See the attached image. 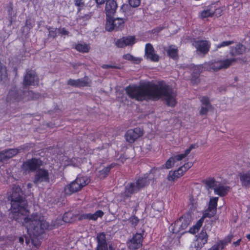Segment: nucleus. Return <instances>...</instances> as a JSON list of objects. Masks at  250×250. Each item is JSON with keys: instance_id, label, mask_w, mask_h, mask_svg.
I'll return each instance as SVG.
<instances>
[{"instance_id": "15", "label": "nucleus", "mask_w": 250, "mask_h": 250, "mask_svg": "<svg viewBox=\"0 0 250 250\" xmlns=\"http://www.w3.org/2000/svg\"><path fill=\"white\" fill-rule=\"evenodd\" d=\"M25 149V147L20 146L17 148H9L1 151L4 161H7L10 158L16 156L21 152Z\"/></svg>"}, {"instance_id": "22", "label": "nucleus", "mask_w": 250, "mask_h": 250, "mask_svg": "<svg viewBox=\"0 0 250 250\" xmlns=\"http://www.w3.org/2000/svg\"><path fill=\"white\" fill-rule=\"evenodd\" d=\"M240 181L242 187L249 188L250 187V170L243 171L239 173Z\"/></svg>"}, {"instance_id": "57", "label": "nucleus", "mask_w": 250, "mask_h": 250, "mask_svg": "<svg viewBox=\"0 0 250 250\" xmlns=\"http://www.w3.org/2000/svg\"><path fill=\"white\" fill-rule=\"evenodd\" d=\"M214 12V15H215L216 16H221L222 10L220 8H217L215 11H213Z\"/></svg>"}, {"instance_id": "26", "label": "nucleus", "mask_w": 250, "mask_h": 250, "mask_svg": "<svg viewBox=\"0 0 250 250\" xmlns=\"http://www.w3.org/2000/svg\"><path fill=\"white\" fill-rule=\"evenodd\" d=\"M229 187L224 186L220 183L217 188L214 189V193L220 196H224L229 191Z\"/></svg>"}, {"instance_id": "47", "label": "nucleus", "mask_w": 250, "mask_h": 250, "mask_svg": "<svg viewBox=\"0 0 250 250\" xmlns=\"http://www.w3.org/2000/svg\"><path fill=\"white\" fill-rule=\"evenodd\" d=\"M128 221L133 226L135 227L138 224L139 220L136 216H132L129 218Z\"/></svg>"}, {"instance_id": "3", "label": "nucleus", "mask_w": 250, "mask_h": 250, "mask_svg": "<svg viewBox=\"0 0 250 250\" xmlns=\"http://www.w3.org/2000/svg\"><path fill=\"white\" fill-rule=\"evenodd\" d=\"M24 225L29 234L32 233L37 237L44 232L45 229L49 227L48 223L41 219L37 214H33L24 219Z\"/></svg>"}, {"instance_id": "50", "label": "nucleus", "mask_w": 250, "mask_h": 250, "mask_svg": "<svg viewBox=\"0 0 250 250\" xmlns=\"http://www.w3.org/2000/svg\"><path fill=\"white\" fill-rule=\"evenodd\" d=\"M233 43V41H224V42H222L221 43L218 44L217 45V48H221V47L229 46V45L232 44Z\"/></svg>"}, {"instance_id": "9", "label": "nucleus", "mask_w": 250, "mask_h": 250, "mask_svg": "<svg viewBox=\"0 0 250 250\" xmlns=\"http://www.w3.org/2000/svg\"><path fill=\"white\" fill-rule=\"evenodd\" d=\"M42 165V161L40 159L33 158L24 162L22 169L25 172H30L36 171Z\"/></svg>"}, {"instance_id": "59", "label": "nucleus", "mask_w": 250, "mask_h": 250, "mask_svg": "<svg viewBox=\"0 0 250 250\" xmlns=\"http://www.w3.org/2000/svg\"><path fill=\"white\" fill-rule=\"evenodd\" d=\"M241 241V239H239L237 241H236V242H234L233 243V244L235 247L238 246L240 245V243Z\"/></svg>"}, {"instance_id": "43", "label": "nucleus", "mask_w": 250, "mask_h": 250, "mask_svg": "<svg viewBox=\"0 0 250 250\" xmlns=\"http://www.w3.org/2000/svg\"><path fill=\"white\" fill-rule=\"evenodd\" d=\"M174 158L170 157L166 163L165 166H163V167H165L167 169L171 168L175 163Z\"/></svg>"}, {"instance_id": "64", "label": "nucleus", "mask_w": 250, "mask_h": 250, "mask_svg": "<svg viewBox=\"0 0 250 250\" xmlns=\"http://www.w3.org/2000/svg\"><path fill=\"white\" fill-rule=\"evenodd\" d=\"M246 237L248 240H250V234H247Z\"/></svg>"}, {"instance_id": "18", "label": "nucleus", "mask_w": 250, "mask_h": 250, "mask_svg": "<svg viewBox=\"0 0 250 250\" xmlns=\"http://www.w3.org/2000/svg\"><path fill=\"white\" fill-rule=\"evenodd\" d=\"M192 44L196 48L197 52L203 54H207L208 52L210 47V45L207 41H195Z\"/></svg>"}, {"instance_id": "20", "label": "nucleus", "mask_w": 250, "mask_h": 250, "mask_svg": "<svg viewBox=\"0 0 250 250\" xmlns=\"http://www.w3.org/2000/svg\"><path fill=\"white\" fill-rule=\"evenodd\" d=\"M135 42V37L134 36L124 37L118 39L115 44L118 47H124L127 45H132Z\"/></svg>"}, {"instance_id": "21", "label": "nucleus", "mask_w": 250, "mask_h": 250, "mask_svg": "<svg viewBox=\"0 0 250 250\" xmlns=\"http://www.w3.org/2000/svg\"><path fill=\"white\" fill-rule=\"evenodd\" d=\"M200 101L202 103V106L199 112L200 114L201 115H206L208 111L212 108L209 99L207 96H203L201 98Z\"/></svg>"}, {"instance_id": "5", "label": "nucleus", "mask_w": 250, "mask_h": 250, "mask_svg": "<svg viewBox=\"0 0 250 250\" xmlns=\"http://www.w3.org/2000/svg\"><path fill=\"white\" fill-rule=\"evenodd\" d=\"M90 182L89 178L87 176H78L70 184L65 186L64 192L65 194H71L80 191L83 187L87 185Z\"/></svg>"}, {"instance_id": "16", "label": "nucleus", "mask_w": 250, "mask_h": 250, "mask_svg": "<svg viewBox=\"0 0 250 250\" xmlns=\"http://www.w3.org/2000/svg\"><path fill=\"white\" fill-rule=\"evenodd\" d=\"M145 57L147 59L154 62H158L160 59L159 55L155 53L152 45L149 43L146 44Z\"/></svg>"}, {"instance_id": "25", "label": "nucleus", "mask_w": 250, "mask_h": 250, "mask_svg": "<svg viewBox=\"0 0 250 250\" xmlns=\"http://www.w3.org/2000/svg\"><path fill=\"white\" fill-rule=\"evenodd\" d=\"M68 85L75 87H83L88 85L86 78L79 79L77 80L70 79L67 81Z\"/></svg>"}, {"instance_id": "17", "label": "nucleus", "mask_w": 250, "mask_h": 250, "mask_svg": "<svg viewBox=\"0 0 250 250\" xmlns=\"http://www.w3.org/2000/svg\"><path fill=\"white\" fill-rule=\"evenodd\" d=\"M117 7L118 5L115 0H107L105 6L106 18L113 17L116 13Z\"/></svg>"}, {"instance_id": "38", "label": "nucleus", "mask_w": 250, "mask_h": 250, "mask_svg": "<svg viewBox=\"0 0 250 250\" xmlns=\"http://www.w3.org/2000/svg\"><path fill=\"white\" fill-rule=\"evenodd\" d=\"M47 29L48 30L49 33L48 36L49 38H55L57 37L58 29L54 28L50 26H46Z\"/></svg>"}, {"instance_id": "37", "label": "nucleus", "mask_w": 250, "mask_h": 250, "mask_svg": "<svg viewBox=\"0 0 250 250\" xmlns=\"http://www.w3.org/2000/svg\"><path fill=\"white\" fill-rule=\"evenodd\" d=\"M217 210L213 209L211 208H208L205 212L204 213L202 218L208 217L211 218L213 217L216 213Z\"/></svg>"}, {"instance_id": "53", "label": "nucleus", "mask_w": 250, "mask_h": 250, "mask_svg": "<svg viewBox=\"0 0 250 250\" xmlns=\"http://www.w3.org/2000/svg\"><path fill=\"white\" fill-rule=\"evenodd\" d=\"M58 31L59 34L62 35L68 36L69 33V31L66 30L65 28H59L58 29Z\"/></svg>"}, {"instance_id": "61", "label": "nucleus", "mask_w": 250, "mask_h": 250, "mask_svg": "<svg viewBox=\"0 0 250 250\" xmlns=\"http://www.w3.org/2000/svg\"><path fill=\"white\" fill-rule=\"evenodd\" d=\"M32 186V184L31 183H28L27 185V187L28 188H30Z\"/></svg>"}, {"instance_id": "13", "label": "nucleus", "mask_w": 250, "mask_h": 250, "mask_svg": "<svg viewBox=\"0 0 250 250\" xmlns=\"http://www.w3.org/2000/svg\"><path fill=\"white\" fill-rule=\"evenodd\" d=\"M33 182L36 184H39L42 182L49 183L48 171L44 169L39 168L36 172Z\"/></svg>"}, {"instance_id": "44", "label": "nucleus", "mask_w": 250, "mask_h": 250, "mask_svg": "<svg viewBox=\"0 0 250 250\" xmlns=\"http://www.w3.org/2000/svg\"><path fill=\"white\" fill-rule=\"evenodd\" d=\"M193 164L191 162H188L186 164H185L183 166L180 167L179 168L181 169V171L183 172V174H184V173L187 171L190 167H191L192 166Z\"/></svg>"}, {"instance_id": "48", "label": "nucleus", "mask_w": 250, "mask_h": 250, "mask_svg": "<svg viewBox=\"0 0 250 250\" xmlns=\"http://www.w3.org/2000/svg\"><path fill=\"white\" fill-rule=\"evenodd\" d=\"M202 71V67L199 65H196L193 67L192 74L199 76Z\"/></svg>"}, {"instance_id": "49", "label": "nucleus", "mask_w": 250, "mask_h": 250, "mask_svg": "<svg viewBox=\"0 0 250 250\" xmlns=\"http://www.w3.org/2000/svg\"><path fill=\"white\" fill-rule=\"evenodd\" d=\"M75 4L76 6L78 7V11L81 10V8L84 6V2L83 0H75Z\"/></svg>"}, {"instance_id": "60", "label": "nucleus", "mask_w": 250, "mask_h": 250, "mask_svg": "<svg viewBox=\"0 0 250 250\" xmlns=\"http://www.w3.org/2000/svg\"><path fill=\"white\" fill-rule=\"evenodd\" d=\"M4 161V160H3V156L2 155L1 151H0V162H3Z\"/></svg>"}, {"instance_id": "45", "label": "nucleus", "mask_w": 250, "mask_h": 250, "mask_svg": "<svg viewBox=\"0 0 250 250\" xmlns=\"http://www.w3.org/2000/svg\"><path fill=\"white\" fill-rule=\"evenodd\" d=\"M129 5L133 8L138 7L141 3V0H128Z\"/></svg>"}, {"instance_id": "2", "label": "nucleus", "mask_w": 250, "mask_h": 250, "mask_svg": "<svg viewBox=\"0 0 250 250\" xmlns=\"http://www.w3.org/2000/svg\"><path fill=\"white\" fill-rule=\"evenodd\" d=\"M9 200L11 201V209L13 212L22 213V211L25 210L27 201L25 200L24 192L19 185L13 186Z\"/></svg>"}, {"instance_id": "63", "label": "nucleus", "mask_w": 250, "mask_h": 250, "mask_svg": "<svg viewBox=\"0 0 250 250\" xmlns=\"http://www.w3.org/2000/svg\"><path fill=\"white\" fill-rule=\"evenodd\" d=\"M127 5H125V4H123L121 7V9H124V8L125 7H127Z\"/></svg>"}, {"instance_id": "4", "label": "nucleus", "mask_w": 250, "mask_h": 250, "mask_svg": "<svg viewBox=\"0 0 250 250\" xmlns=\"http://www.w3.org/2000/svg\"><path fill=\"white\" fill-rule=\"evenodd\" d=\"M33 92L28 89H21L17 87H12L8 91L7 97L6 102L10 104H17L22 100H29V97H32Z\"/></svg>"}, {"instance_id": "58", "label": "nucleus", "mask_w": 250, "mask_h": 250, "mask_svg": "<svg viewBox=\"0 0 250 250\" xmlns=\"http://www.w3.org/2000/svg\"><path fill=\"white\" fill-rule=\"evenodd\" d=\"M107 0H95L96 3L97 5H102L105 2H106Z\"/></svg>"}, {"instance_id": "32", "label": "nucleus", "mask_w": 250, "mask_h": 250, "mask_svg": "<svg viewBox=\"0 0 250 250\" xmlns=\"http://www.w3.org/2000/svg\"><path fill=\"white\" fill-rule=\"evenodd\" d=\"M204 221V218H200L196 223V224L194 225L192 227L190 228L189 230V232L192 234H194L197 232L200 228L202 226L203 223Z\"/></svg>"}, {"instance_id": "55", "label": "nucleus", "mask_w": 250, "mask_h": 250, "mask_svg": "<svg viewBox=\"0 0 250 250\" xmlns=\"http://www.w3.org/2000/svg\"><path fill=\"white\" fill-rule=\"evenodd\" d=\"M233 237L232 235L228 236L224 240H221L220 242H222L223 243H225V246H226L228 243H230L231 240Z\"/></svg>"}, {"instance_id": "31", "label": "nucleus", "mask_w": 250, "mask_h": 250, "mask_svg": "<svg viewBox=\"0 0 250 250\" xmlns=\"http://www.w3.org/2000/svg\"><path fill=\"white\" fill-rule=\"evenodd\" d=\"M135 184L136 187L139 190L141 188L145 187L149 184V181L147 178H140L136 181Z\"/></svg>"}, {"instance_id": "7", "label": "nucleus", "mask_w": 250, "mask_h": 250, "mask_svg": "<svg viewBox=\"0 0 250 250\" xmlns=\"http://www.w3.org/2000/svg\"><path fill=\"white\" fill-rule=\"evenodd\" d=\"M190 222V217L188 215H184L177 219L170 227L173 233H178L187 228Z\"/></svg>"}, {"instance_id": "42", "label": "nucleus", "mask_w": 250, "mask_h": 250, "mask_svg": "<svg viewBox=\"0 0 250 250\" xmlns=\"http://www.w3.org/2000/svg\"><path fill=\"white\" fill-rule=\"evenodd\" d=\"M201 15L203 18L212 17L214 15V12L210 9H207L203 11L201 13Z\"/></svg>"}, {"instance_id": "6", "label": "nucleus", "mask_w": 250, "mask_h": 250, "mask_svg": "<svg viewBox=\"0 0 250 250\" xmlns=\"http://www.w3.org/2000/svg\"><path fill=\"white\" fill-rule=\"evenodd\" d=\"M237 59L231 58L214 62H209L205 64V67L209 71L215 72L222 69L228 68L233 62L237 61Z\"/></svg>"}, {"instance_id": "1", "label": "nucleus", "mask_w": 250, "mask_h": 250, "mask_svg": "<svg viewBox=\"0 0 250 250\" xmlns=\"http://www.w3.org/2000/svg\"><path fill=\"white\" fill-rule=\"evenodd\" d=\"M125 91L129 97L139 101L162 99L168 106L174 107L177 104L176 92L166 84L129 85L125 88Z\"/></svg>"}, {"instance_id": "39", "label": "nucleus", "mask_w": 250, "mask_h": 250, "mask_svg": "<svg viewBox=\"0 0 250 250\" xmlns=\"http://www.w3.org/2000/svg\"><path fill=\"white\" fill-rule=\"evenodd\" d=\"M6 10L7 11L9 19L11 21L12 20V17L14 15L13 7L12 3L10 2L6 5Z\"/></svg>"}, {"instance_id": "11", "label": "nucleus", "mask_w": 250, "mask_h": 250, "mask_svg": "<svg viewBox=\"0 0 250 250\" xmlns=\"http://www.w3.org/2000/svg\"><path fill=\"white\" fill-rule=\"evenodd\" d=\"M144 134V130L140 127L128 130L125 134V138L129 143H134L137 139Z\"/></svg>"}, {"instance_id": "12", "label": "nucleus", "mask_w": 250, "mask_h": 250, "mask_svg": "<svg viewBox=\"0 0 250 250\" xmlns=\"http://www.w3.org/2000/svg\"><path fill=\"white\" fill-rule=\"evenodd\" d=\"M208 228V227L205 226L197 235L196 244H195V247L197 248L196 250L201 249L208 242V235L206 229Z\"/></svg>"}, {"instance_id": "8", "label": "nucleus", "mask_w": 250, "mask_h": 250, "mask_svg": "<svg viewBox=\"0 0 250 250\" xmlns=\"http://www.w3.org/2000/svg\"><path fill=\"white\" fill-rule=\"evenodd\" d=\"M126 18H117L113 19L112 17L106 18L105 29L108 31L121 30L124 27Z\"/></svg>"}, {"instance_id": "52", "label": "nucleus", "mask_w": 250, "mask_h": 250, "mask_svg": "<svg viewBox=\"0 0 250 250\" xmlns=\"http://www.w3.org/2000/svg\"><path fill=\"white\" fill-rule=\"evenodd\" d=\"M72 216V214L71 212H66L63 216V220L65 222H69L70 220L68 219V218H70Z\"/></svg>"}, {"instance_id": "35", "label": "nucleus", "mask_w": 250, "mask_h": 250, "mask_svg": "<svg viewBox=\"0 0 250 250\" xmlns=\"http://www.w3.org/2000/svg\"><path fill=\"white\" fill-rule=\"evenodd\" d=\"M235 52H232V55L234 54L241 55L243 54L245 51V47L241 44H238L235 47Z\"/></svg>"}, {"instance_id": "19", "label": "nucleus", "mask_w": 250, "mask_h": 250, "mask_svg": "<svg viewBox=\"0 0 250 250\" xmlns=\"http://www.w3.org/2000/svg\"><path fill=\"white\" fill-rule=\"evenodd\" d=\"M97 246L96 250H108L106 235L104 232H101L96 237Z\"/></svg>"}, {"instance_id": "41", "label": "nucleus", "mask_w": 250, "mask_h": 250, "mask_svg": "<svg viewBox=\"0 0 250 250\" xmlns=\"http://www.w3.org/2000/svg\"><path fill=\"white\" fill-rule=\"evenodd\" d=\"M6 69L0 62V81H2L6 77Z\"/></svg>"}, {"instance_id": "51", "label": "nucleus", "mask_w": 250, "mask_h": 250, "mask_svg": "<svg viewBox=\"0 0 250 250\" xmlns=\"http://www.w3.org/2000/svg\"><path fill=\"white\" fill-rule=\"evenodd\" d=\"M188 155L187 154H186V152L185 151V153L184 154H181L179 155H177L175 156L174 157H172L173 158H174L175 162L176 161H179L181 160H182L183 158H185Z\"/></svg>"}, {"instance_id": "62", "label": "nucleus", "mask_w": 250, "mask_h": 250, "mask_svg": "<svg viewBox=\"0 0 250 250\" xmlns=\"http://www.w3.org/2000/svg\"><path fill=\"white\" fill-rule=\"evenodd\" d=\"M19 241L21 243H22L23 242V239L22 237H20Z\"/></svg>"}, {"instance_id": "23", "label": "nucleus", "mask_w": 250, "mask_h": 250, "mask_svg": "<svg viewBox=\"0 0 250 250\" xmlns=\"http://www.w3.org/2000/svg\"><path fill=\"white\" fill-rule=\"evenodd\" d=\"M104 215V212L98 210L94 213H85L81 214L79 217L80 220L88 219L96 221L98 217L101 218Z\"/></svg>"}, {"instance_id": "54", "label": "nucleus", "mask_w": 250, "mask_h": 250, "mask_svg": "<svg viewBox=\"0 0 250 250\" xmlns=\"http://www.w3.org/2000/svg\"><path fill=\"white\" fill-rule=\"evenodd\" d=\"M191 82L193 84H197L199 82V76L194 74L192 75Z\"/></svg>"}, {"instance_id": "46", "label": "nucleus", "mask_w": 250, "mask_h": 250, "mask_svg": "<svg viewBox=\"0 0 250 250\" xmlns=\"http://www.w3.org/2000/svg\"><path fill=\"white\" fill-rule=\"evenodd\" d=\"M102 68L103 69H108V68H113V69H121V66L119 65H116L115 64H103L102 65Z\"/></svg>"}, {"instance_id": "29", "label": "nucleus", "mask_w": 250, "mask_h": 250, "mask_svg": "<svg viewBox=\"0 0 250 250\" xmlns=\"http://www.w3.org/2000/svg\"><path fill=\"white\" fill-rule=\"evenodd\" d=\"M181 171V169L178 168L177 170H175L173 172L171 171H170L167 177V179L169 181H174L175 179L182 176L183 174V172Z\"/></svg>"}, {"instance_id": "27", "label": "nucleus", "mask_w": 250, "mask_h": 250, "mask_svg": "<svg viewBox=\"0 0 250 250\" xmlns=\"http://www.w3.org/2000/svg\"><path fill=\"white\" fill-rule=\"evenodd\" d=\"M207 189H214L217 188L220 182L216 181L213 178H209L204 181Z\"/></svg>"}, {"instance_id": "33", "label": "nucleus", "mask_w": 250, "mask_h": 250, "mask_svg": "<svg viewBox=\"0 0 250 250\" xmlns=\"http://www.w3.org/2000/svg\"><path fill=\"white\" fill-rule=\"evenodd\" d=\"M75 49L79 52L87 53L89 50V47L86 44L79 43L75 46Z\"/></svg>"}, {"instance_id": "14", "label": "nucleus", "mask_w": 250, "mask_h": 250, "mask_svg": "<svg viewBox=\"0 0 250 250\" xmlns=\"http://www.w3.org/2000/svg\"><path fill=\"white\" fill-rule=\"evenodd\" d=\"M38 77L35 72L33 71L30 70L27 72L26 75L24 76L23 85L29 86L35 85L38 84Z\"/></svg>"}, {"instance_id": "30", "label": "nucleus", "mask_w": 250, "mask_h": 250, "mask_svg": "<svg viewBox=\"0 0 250 250\" xmlns=\"http://www.w3.org/2000/svg\"><path fill=\"white\" fill-rule=\"evenodd\" d=\"M113 164H111L110 165L104 167L102 170H99L98 172V176L101 179L104 178L107 176L110 169L113 167Z\"/></svg>"}, {"instance_id": "56", "label": "nucleus", "mask_w": 250, "mask_h": 250, "mask_svg": "<svg viewBox=\"0 0 250 250\" xmlns=\"http://www.w3.org/2000/svg\"><path fill=\"white\" fill-rule=\"evenodd\" d=\"M198 147V146L196 144H192L188 148H187L185 152H186V154L188 155L192 149H195Z\"/></svg>"}, {"instance_id": "28", "label": "nucleus", "mask_w": 250, "mask_h": 250, "mask_svg": "<svg viewBox=\"0 0 250 250\" xmlns=\"http://www.w3.org/2000/svg\"><path fill=\"white\" fill-rule=\"evenodd\" d=\"M167 52L168 56L173 60H177L178 58V49L175 46L171 45L168 46Z\"/></svg>"}, {"instance_id": "10", "label": "nucleus", "mask_w": 250, "mask_h": 250, "mask_svg": "<svg viewBox=\"0 0 250 250\" xmlns=\"http://www.w3.org/2000/svg\"><path fill=\"white\" fill-rule=\"evenodd\" d=\"M143 232L136 233L133 235L132 238L127 242L128 248L130 250H136L142 246V242L144 239Z\"/></svg>"}, {"instance_id": "36", "label": "nucleus", "mask_w": 250, "mask_h": 250, "mask_svg": "<svg viewBox=\"0 0 250 250\" xmlns=\"http://www.w3.org/2000/svg\"><path fill=\"white\" fill-rule=\"evenodd\" d=\"M123 58L125 60L130 61L136 63L140 62L141 61V60L139 58L134 57L130 54L124 55L123 56Z\"/></svg>"}, {"instance_id": "24", "label": "nucleus", "mask_w": 250, "mask_h": 250, "mask_svg": "<svg viewBox=\"0 0 250 250\" xmlns=\"http://www.w3.org/2000/svg\"><path fill=\"white\" fill-rule=\"evenodd\" d=\"M139 191L134 183H131L125 186V190L124 193V198H128L134 193Z\"/></svg>"}, {"instance_id": "34", "label": "nucleus", "mask_w": 250, "mask_h": 250, "mask_svg": "<svg viewBox=\"0 0 250 250\" xmlns=\"http://www.w3.org/2000/svg\"><path fill=\"white\" fill-rule=\"evenodd\" d=\"M218 197H212L210 198L208 208L217 210V201Z\"/></svg>"}, {"instance_id": "40", "label": "nucleus", "mask_w": 250, "mask_h": 250, "mask_svg": "<svg viewBox=\"0 0 250 250\" xmlns=\"http://www.w3.org/2000/svg\"><path fill=\"white\" fill-rule=\"evenodd\" d=\"M225 246V243H223L222 242H218L215 244L208 250H223Z\"/></svg>"}]
</instances>
